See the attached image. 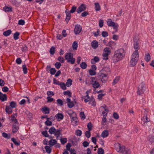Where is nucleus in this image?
<instances>
[{"label":"nucleus","instance_id":"nucleus-17","mask_svg":"<svg viewBox=\"0 0 154 154\" xmlns=\"http://www.w3.org/2000/svg\"><path fill=\"white\" fill-rule=\"evenodd\" d=\"M138 60L131 58L130 62V65L131 66H134L136 64Z\"/></svg>","mask_w":154,"mask_h":154},{"label":"nucleus","instance_id":"nucleus-59","mask_svg":"<svg viewBox=\"0 0 154 154\" xmlns=\"http://www.w3.org/2000/svg\"><path fill=\"white\" fill-rule=\"evenodd\" d=\"M102 35L103 37H106L108 36V33L106 31H103L102 33Z\"/></svg>","mask_w":154,"mask_h":154},{"label":"nucleus","instance_id":"nucleus-18","mask_svg":"<svg viewBox=\"0 0 154 154\" xmlns=\"http://www.w3.org/2000/svg\"><path fill=\"white\" fill-rule=\"evenodd\" d=\"M7 100V96L5 94H3L0 92V100L2 101L6 100Z\"/></svg>","mask_w":154,"mask_h":154},{"label":"nucleus","instance_id":"nucleus-20","mask_svg":"<svg viewBox=\"0 0 154 154\" xmlns=\"http://www.w3.org/2000/svg\"><path fill=\"white\" fill-rule=\"evenodd\" d=\"M67 9H66L65 11V12L66 15L65 20L66 22L68 23L70 19L71 15L69 11H67Z\"/></svg>","mask_w":154,"mask_h":154},{"label":"nucleus","instance_id":"nucleus-62","mask_svg":"<svg viewBox=\"0 0 154 154\" xmlns=\"http://www.w3.org/2000/svg\"><path fill=\"white\" fill-rule=\"evenodd\" d=\"M82 134V131L79 130H78L76 131L75 134L77 136H80Z\"/></svg>","mask_w":154,"mask_h":154},{"label":"nucleus","instance_id":"nucleus-38","mask_svg":"<svg viewBox=\"0 0 154 154\" xmlns=\"http://www.w3.org/2000/svg\"><path fill=\"white\" fill-rule=\"evenodd\" d=\"M20 33L18 32H16L14 35V39L16 40L18 39L19 38V35Z\"/></svg>","mask_w":154,"mask_h":154},{"label":"nucleus","instance_id":"nucleus-55","mask_svg":"<svg viewBox=\"0 0 154 154\" xmlns=\"http://www.w3.org/2000/svg\"><path fill=\"white\" fill-rule=\"evenodd\" d=\"M90 131H87L85 132V136L88 138H89L91 136V133Z\"/></svg>","mask_w":154,"mask_h":154},{"label":"nucleus","instance_id":"nucleus-3","mask_svg":"<svg viewBox=\"0 0 154 154\" xmlns=\"http://www.w3.org/2000/svg\"><path fill=\"white\" fill-rule=\"evenodd\" d=\"M146 85L144 82H142L139 85L137 88V93L139 95L143 94L146 90Z\"/></svg>","mask_w":154,"mask_h":154},{"label":"nucleus","instance_id":"nucleus-46","mask_svg":"<svg viewBox=\"0 0 154 154\" xmlns=\"http://www.w3.org/2000/svg\"><path fill=\"white\" fill-rule=\"evenodd\" d=\"M143 120L144 122V123H146L147 122L150 121L149 119H148V118L146 115L143 118Z\"/></svg>","mask_w":154,"mask_h":154},{"label":"nucleus","instance_id":"nucleus-12","mask_svg":"<svg viewBox=\"0 0 154 154\" xmlns=\"http://www.w3.org/2000/svg\"><path fill=\"white\" fill-rule=\"evenodd\" d=\"M114 147L116 150L118 152H121L122 146H121L120 143H116L114 144Z\"/></svg>","mask_w":154,"mask_h":154},{"label":"nucleus","instance_id":"nucleus-43","mask_svg":"<svg viewBox=\"0 0 154 154\" xmlns=\"http://www.w3.org/2000/svg\"><path fill=\"white\" fill-rule=\"evenodd\" d=\"M50 119V118H47V120L45 122V124L48 126H51L52 124V122L50 121L49 120Z\"/></svg>","mask_w":154,"mask_h":154},{"label":"nucleus","instance_id":"nucleus-47","mask_svg":"<svg viewBox=\"0 0 154 154\" xmlns=\"http://www.w3.org/2000/svg\"><path fill=\"white\" fill-rule=\"evenodd\" d=\"M97 153L98 154H104V151L102 148H99L98 149Z\"/></svg>","mask_w":154,"mask_h":154},{"label":"nucleus","instance_id":"nucleus-40","mask_svg":"<svg viewBox=\"0 0 154 154\" xmlns=\"http://www.w3.org/2000/svg\"><path fill=\"white\" fill-rule=\"evenodd\" d=\"M2 136L5 138L8 139H9L11 137V135L10 134H8L5 132H3L2 133Z\"/></svg>","mask_w":154,"mask_h":154},{"label":"nucleus","instance_id":"nucleus-49","mask_svg":"<svg viewBox=\"0 0 154 154\" xmlns=\"http://www.w3.org/2000/svg\"><path fill=\"white\" fill-rule=\"evenodd\" d=\"M55 52V48L54 47H52L50 50V53L51 54L53 55Z\"/></svg>","mask_w":154,"mask_h":154},{"label":"nucleus","instance_id":"nucleus-29","mask_svg":"<svg viewBox=\"0 0 154 154\" xmlns=\"http://www.w3.org/2000/svg\"><path fill=\"white\" fill-rule=\"evenodd\" d=\"M6 112L8 114L11 113L12 112V109L9 106H7L5 109Z\"/></svg>","mask_w":154,"mask_h":154},{"label":"nucleus","instance_id":"nucleus-9","mask_svg":"<svg viewBox=\"0 0 154 154\" xmlns=\"http://www.w3.org/2000/svg\"><path fill=\"white\" fill-rule=\"evenodd\" d=\"M82 30V27L80 25H75L74 32L76 35L79 34L81 31Z\"/></svg>","mask_w":154,"mask_h":154},{"label":"nucleus","instance_id":"nucleus-4","mask_svg":"<svg viewBox=\"0 0 154 154\" xmlns=\"http://www.w3.org/2000/svg\"><path fill=\"white\" fill-rule=\"evenodd\" d=\"M65 59L69 63L72 64L75 63V59L73 57V55L71 53H69L66 54L65 57Z\"/></svg>","mask_w":154,"mask_h":154},{"label":"nucleus","instance_id":"nucleus-16","mask_svg":"<svg viewBox=\"0 0 154 154\" xmlns=\"http://www.w3.org/2000/svg\"><path fill=\"white\" fill-rule=\"evenodd\" d=\"M66 100L68 103V107L69 108H72L74 106L73 103L72 101H71V99L69 98L67 99Z\"/></svg>","mask_w":154,"mask_h":154},{"label":"nucleus","instance_id":"nucleus-39","mask_svg":"<svg viewBox=\"0 0 154 154\" xmlns=\"http://www.w3.org/2000/svg\"><path fill=\"white\" fill-rule=\"evenodd\" d=\"M57 143V141L55 140L51 139L50 140L49 144L50 145L53 146L56 144Z\"/></svg>","mask_w":154,"mask_h":154},{"label":"nucleus","instance_id":"nucleus-35","mask_svg":"<svg viewBox=\"0 0 154 154\" xmlns=\"http://www.w3.org/2000/svg\"><path fill=\"white\" fill-rule=\"evenodd\" d=\"M72 48L74 50H75L77 49L78 47V43L77 42L75 41L72 44Z\"/></svg>","mask_w":154,"mask_h":154},{"label":"nucleus","instance_id":"nucleus-15","mask_svg":"<svg viewBox=\"0 0 154 154\" xmlns=\"http://www.w3.org/2000/svg\"><path fill=\"white\" fill-rule=\"evenodd\" d=\"M86 96L82 97V100L83 99L84 100V101L85 103H87L88 101H90V97L88 95V91L86 92Z\"/></svg>","mask_w":154,"mask_h":154},{"label":"nucleus","instance_id":"nucleus-2","mask_svg":"<svg viewBox=\"0 0 154 154\" xmlns=\"http://www.w3.org/2000/svg\"><path fill=\"white\" fill-rule=\"evenodd\" d=\"M125 55L124 50L121 49L116 51L114 56V58H116V61L121 60Z\"/></svg>","mask_w":154,"mask_h":154},{"label":"nucleus","instance_id":"nucleus-61","mask_svg":"<svg viewBox=\"0 0 154 154\" xmlns=\"http://www.w3.org/2000/svg\"><path fill=\"white\" fill-rule=\"evenodd\" d=\"M94 71V70H93L92 69H90L89 70V73L90 75H96V73Z\"/></svg>","mask_w":154,"mask_h":154},{"label":"nucleus","instance_id":"nucleus-53","mask_svg":"<svg viewBox=\"0 0 154 154\" xmlns=\"http://www.w3.org/2000/svg\"><path fill=\"white\" fill-rule=\"evenodd\" d=\"M100 108L101 109H102L103 108L104 109V110L106 111V115L107 114V113L108 112V110L107 109V107L106 105H104V106L100 107Z\"/></svg>","mask_w":154,"mask_h":154},{"label":"nucleus","instance_id":"nucleus-48","mask_svg":"<svg viewBox=\"0 0 154 154\" xmlns=\"http://www.w3.org/2000/svg\"><path fill=\"white\" fill-rule=\"evenodd\" d=\"M43 111L45 114H48L49 112V109L47 107H45L42 109Z\"/></svg>","mask_w":154,"mask_h":154},{"label":"nucleus","instance_id":"nucleus-33","mask_svg":"<svg viewBox=\"0 0 154 154\" xmlns=\"http://www.w3.org/2000/svg\"><path fill=\"white\" fill-rule=\"evenodd\" d=\"M61 88L63 90L66 89V84L63 82H60V83L59 85Z\"/></svg>","mask_w":154,"mask_h":154},{"label":"nucleus","instance_id":"nucleus-14","mask_svg":"<svg viewBox=\"0 0 154 154\" xmlns=\"http://www.w3.org/2000/svg\"><path fill=\"white\" fill-rule=\"evenodd\" d=\"M19 129V123L17 124H14L13 126L12 132L16 133L17 131Z\"/></svg>","mask_w":154,"mask_h":154},{"label":"nucleus","instance_id":"nucleus-37","mask_svg":"<svg viewBox=\"0 0 154 154\" xmlns=\"http://www.w3.org/2000/svg\"><path fill=\"white\" fill-rule=\"evenodd\" d=\"M11 33V31L10 30H8L3 32V35L5 36H8L10 35Z\"/></svg>","mask_w":154,"mask_h":154},{"label":"nucleus","instance_id":"nucleus-57","mask_svg":"<svg viewBox=\"0 0 154 154\" xmlns=\"http://www.w3.org/2000/svg\"><path fill=\"white\" fill-rule=\"evenodd\" d=\"M24 74H26L27 72V69L25 65H23L22 66Z\"/></svg>","mask_w":154,"mask_h":154},{"label":"nucleus","instance_id":"nucleus-51","mask_svg":"<svg viewBox=\"0 0 154 154\" xmlns=\"http://www.w3.org/2000/svg\"><path fill=\"white\" fill-rule=\"evenodd\" d=\"M12 141L17 146L20 145V143L17 142L16 140V139L14 138H12L11 139Z\"/></svg>","mask_w":154,"mask_h":154},{"label":"nucleus","instance_id":"nucleus-24","mask_svg":"<svg viewBox=\"0 0 154 154\" xmlns=\"http://www.w3.org/2000/svg\"><path fill=\"white\" fill-rule=\"evenodd\" d=\"M3 9L5 12H9L11 11L12 8L11 7H8L5 6L4 7Z\"/></svg>","mask_w":154,"mask_h":154},{"label":"nucleus","instance_id":"nucleus-11","mask_svg":"<svg viewBox=\"0 0 154 154\" xmlns=\"http://www.w3.org/2000/svg\"><path fill=\"white\" fill-rule=\"evenodd\" d=\"M86 8V5L84 4H82L81 6L79 7L77 11L78 13H79L84 11Z\"/></svg>","mask_w":154,"mask_h":154},{"label":"nucleus","instance_id":"nucleus-54","mask_svg":"<svg viewBox=\"0 0 154 154\" xmlns=\"http://www.w3.org/2000/svg\"><path fill=\"white\" fill-rule=\"evenodd\" d=\"M61 66V64L59 62H56L55 64V66L56 68L57 69H59Z\"/></svg>","mask_w":154,"mask_h":154},{"label":"nucleus","instance_id":"nucleus-10","mask_svg":"<svg viewBox=\"0 0 154 154\" xmlns=\"http://www.w3.org/2000/svg\"><path fill=\"white\" fill-rule=\"evenodd\" d=\"M121 153L123 154H131L130 150L127 148H126L124 146H122Z\"/></svg>","mask_w":154,"mask_h":154},{"label":"nucleus","instance_id":"nucleus-22","mask_svg":"<svg viewBox=\"0 0 154 154\" xmlns=\"http://www.w3.org/2000/svg\"><path fill=\"white\" fill-rule=\"evenodd\" d=\"M100 60L99 57L97 56L95 57L94 58L91 60V62L92 64H94L96 62H99Z\"/></svg>","mask_w":154,"mask_h":154},{"label":"nucleus","instance_id":"nucleus-30","mask_svg":"<svg viewBox=\"0 0 154 154\" xmlns=\"http://www.w3.org/2000/svg\"><path fill=\"white\" fill-rule=\"evenodd\" d=\"M72 80L70 79H68L66 83V85L68 87H70L72 85Z\"/></svg>","mask_w":154,"mask_h":154},{"label":"nucleus","instance_id":"nucleus-26","mask_svg":"<svg viewBox=\"0 0 154 154\" xmlns=\"http://www.w3.org/2000/svg\"><path fill=\"white\" fill-rule=\"evenodd\" d=\"M55 117L59 120H62L63 118V116L61 113H58L56 114Z\"/></svg>","mask_w":154,"mask_h":154},{"label":"nucleus","instance_id":"nucleus-1","mask_svg":"<svg viewBox=\"0 0 154 154\" xmlns=\"http://www.w3.org/2000/svg\"><path fill=\"white\" fill-rule=\"evenodd\" d=\"M61 131V128L56 129L54 127H52L49 129V132L51 134H54L56 136L57 139L60 140L61 144H64L67 142V139L66 138H62Z\"/></svg>","mask_w":154,"mask_h":154},{"label":"nucleus","instance_id":"nucleus-31","mask_svg":"<svg viewBox=\"0 0 154 154\" xmlns=\"http://www.w3.org/2000/svg\"><path fill=\"white\" fill-rule=\"evenodd\" d=\"M120 79V77L119 76H117L114 79L113 82H112L113 85H115L116 84Z\"/></svg>","mask_w":154,"mask_h":154},{"label":"nucleus","instance_id":"nucleus-63","mask_svg":"<svg viewBox=\"0 0 154 154\" xmlns=\"http://www.w3.org/2000/svg\"><path fill=\"white\" fill-rule=\"evenodd\" d=\"M56 70L54 68H51L50 69V73L51 74L53 75L55 74Z\"/></svg>","mask_w":154,"mask_h":154},{"label":"nucleus","instance_id":"nucleus-42","mask_svg":"<svg viewBox=\"0 0 154 154\" xmlns=\"http://www.w3.org/2000/svg\"><path fill=\"white\" fill-rule=\"evenodd\" d=\"M87 64L85 62H82L80 64L81 67L83 69H85L86 68Z\"/></svg>","mask_w":154,"mask_h":154},{"label":"nucleus","instance_id":"nucleus-44","mask_svg":"<svg viewBox=\"0 0 154 154\" xmlns=\"http://www.w3.org/2000/svg\"><path fill=\"white\" fill-rule=\"evenodd\" d=\"M106 114L105 115H103V118L102 119V123L103 125H104V123L106 122Z\"/></svg>","mask_w":154,"mask_h":154},{"label":"nucleus","instance_id":"nucleus-7","mask_svg":"<svg viewBox=\"0 0 154 154\" xmlns=\"http://www.w3.org/2000/svg\"><path fill=\"white\" fill-rule=\"evenodd\" d=\"M110 51L109 48H106L104 50V52L103 54V59L105 60L108 59V55L110 54Z\"/></svg>","mask_w":154,"mask_h":154},{"label":"nucleus","instance_id":"nucleus-60","mask_svg":"<svg viewBox=\"0 0 154 154\" xmlns=\"http://www.w3.org/2000/svg\"><path fill=\"white\" fill-rule=\"evenodd\" d=\"M80 116L82 119H85V116L84 114V112H82L80 113Z\"/></svg>","mask_w":154,"mask_h":154},{"label":"nucleus","instance_id":"nucleus-19","mask_svg":"<svg viewBox=\"0 0 154 154\" xmlns=\"http://www.w3.org/2000/svg\"><path fill=\"white\" fill-rule=\"evenodd\" d=\"M91 44V46L94 49H96L98 47V43L96 40L93 41Z\"/></svg>","mask_w":154,"mask_h":154},{"label":"nucleus","instance_id":"nucleus-45","mask_svg":"<svg viewBox=\"0 0 154 154\" xmlns=\"http://www.w3.org/2000/svg\"><path fill=\"white\" fill-rule=\"evenodd\" d=\"M45 149H46V152L48 153H50L51 152V149L50 147L48 146H46L45 147Z\"/></svg>","mask_w":154,"mask_h":154},{"label":"nucleus","instance_id":"nucleus-13","mask_svg":"<svg viewBox=\"0 0 154 154\" xmlns=\"http://www.w3.org/2000/svg\"><path fill=\"white\" fill-rule=\"evenodd\" d=\"M139 53L137 50H135L134 52L132 55V58L138 60Z\"/></svg>","mask_w":154,"mask_h":154},{"label":"nucleus","instance_id":"nucleus-23","mask_svg":"<svg viewBox=\"0 0 154 154\" xmlns=\"http://www.w3.org/2000/svg\"><path fill=\"white\" fill-rule=\"evenodd\" d=\"M148 140L150 143L154 144V135H149L148 136Z\"/></svg>","mask_w":154,"mask_h":154},{"label":"nucleus","instance_id":"nucleus-5","mask_svg":"<svg viewBox=\"0 0 154 154\" xmlns=\"http://www.w3.org/2000/svg\"><path fill=\"white\" fill-rule=\"evenodd\" d=\"M107 24L109 26H112L113 29L115 30V32L118 31V25L117 23H115V22L112 21V20L110 19H107Z\"/></svg>","mask_w":154,"mask_h":154},{"label":"nucleus","instance_id":"nucleus-21","mask_svg":"<svg viewBox=\"0 0 154 154\" xmlns=\"http://www.w3.org/2000/svg\"><path fill=\"white\" fill-rule=\"evenodd\" d=\"M109 135V132L107 130H105L103 131L101 134V136L103 138H105L107 137Z\"/></svg>","mask_w":154,"mask_h":154},{"label":"nucleus","instance_id":"nucleus-58","mask_svg":"<svg viewBox=\"0 0 154 154\" xmlns=\"http://www.w3.org/2000/svg\"><path fill=\"white\" fill-rule=\"evenodd\" d=\"M57 60L59 61H60L62 63H63L64 62L65 60L64 58L61 57H59Z\"/></svg>","mask_w":154,"mask_h":154},{"label":"nucleus","instance_id":"nucleus-56","mask_svg":"<svg viewBox=\"0 0 154 154\" xmlns=\"http://www.w3.org/2000/svg\"><path fill=\"white\" fill-rule=\"evenodd\" d=\"M77 7H76L73 6H72V8L71 9L70 11H69L70 13H73L74 12L76 9Z\"/></svg>","mask_w":154,"mask_h":154},{"label":"nucleus","instance_id":"nucleus-36","mask_svg":"<svg viewBox=\"0 0 154 154\" xmlns=\"http://www.w3.org/2000/svg\"><path fill=\"white\" fill-rule=\"evenodd\" d=\"M90 104H91L92 106H95L96 105L95 103V102L94 100L93 97H91L90 100V101L89 102Z\"/></svg>","mask_w":154,"mask_h":154},{"label":"nucleus","instance_id":"nucleus-64","mask_svg":"<svg viewBox=\"0 0 154 154\" xmlns=\"http://www.w3.org/2000/svg\"><path fill=\"white\" fill-rule=\"evenodd\" d=\"M42 134L46 137H48L49 136V135L48 134L47 131H45L42 132Z\"/></svg>","mask_w":154,"mask_h":154},{"label":"nucleus","instance_id":"nucleus-27","mask_svg":"<svg viewBox=\"0 0 154 154\" xmlns=\"http://www.w3.org/2000/svg\"><path fill=\"white\" fill-rule=\"evenodd\" d=\"M95 5V9L96 11H99L100 10V7L99 5V4L98 2L95 3L94 4Z\"/></svg>","mask_w":154,"mask_h":154},{"label":"nucleus","instance_id":"nucleus-50","mask_svg":"<svg viewBox=\"0 0 154 154\" xmlns=\"http://www.w3.org/2000/svg\"><path fill=\"white\" fill-rule=\"evenodd\" d=\"M63 94L64 95H68L69 97H71V93L69 91H67L63 92Z\"/></svg>","mask_w":154,"mask_h":154},{"label":"nucleus","instance_id":"nucleus-41","mask_svg":"<svg viewBox=\"0 0 154 154\" xmlns=\"http://www.w3.org/2000/svg\"><path fill=\"white\" fill-rule=\"evenodd\" d=\"M11 118L12 121L14 122V124H17L18 123V122L17 121V119L14 117V115H12Z\"/></svg>","mask_w":154,"mask_h":154},{"label":"nucleus","instance_id":"nucleus-8","mask_svg":"<svg viewBox=\"0 0 154 154\" xmlns=\"http://www.w3.org/2000/svg\"><path fill=\"white\" fill-rule=\"evenodd\" d=\"M95 78L94 77H92L91 78V83L93 87L94 88H97L100 86V84L97 81L95 80Z\"/></svg>","mask_w":154,"mask_h":154},{"label":"nucleus","instance_id":"nucleus-34","mask_svg":"<svg viewBox=\"0 0 154 154\" xmlns=\"http://www.w3.org/2000/svg\"><path fill=\"white\" fill-rule=\"evenodd\" d=\"M134 47L135 50H137L138 51L139 48V43L138 42H134Z\"/></svg>","mask_w":154,"mask_h":154},{"label":"nucleus","instance_id":"nucleus-25","mask_svg":"<svg viewBox=\"0 0 154 154\" xmlns=\"http://www.w3.org/2000/svg\"><path fill=\"white\" fill-rule=\"evenodd\" d=\"M150 55L148 53H146L145 56V60L147 62L149 61L150 60Z\"/></svg>","mask_w":154,"mask_h":154},{"label":"nucleus","instance_id":"nucleus-28","mask_svg":"<svg viewBox=\"0 0 154 154\" xmlns=\"http://www.w3.org/2000/svg\"><path fill=\"white\" fill-rule=\"evenodd\" d=\"M67 113L70 116V117L72 116H76L75 113L71 110H69L67 111Z\"/></svg>","mask_w":154,"mask_h":154},{"label":"nucleus","instance_id":"nucleus-52","mask_svg":"<svg viewBox=\"0 0 154 154\" xmlns=\"http://www.w3.org/2000/svg\"><path fill=\"white\" fill-rule=\"evenodd\" d=\"M28 48L27 46L26 45H24L21 48V50L23 52H26L27 51Z\"/></svg>","mask_w":154,"mask_h":154},{"label":"nucleus","instance_id":"nucleus-6","mask_svg":"<svg viewBox=\"0 0 154 154\" xmlns=\"http://www.w3.org/2000/svg\"><path fill=\"white\" fill-rule=\"evenodd\" d=\"M99 75L100 77V79L102 82L103 83H105L108 79L107 75L104 73L103 71H102L99 73Z\"/></svg>","mask_w":154,"mask_h":154},{"label":"nucleus","instance_id":"nucleus-32","mask_svg":"<svg viewBox=\"0 0 154 154\" xmlns=\"http://www.w3.org/2000/svg\"><path fill=\"white\" fill-rule=\"evenodd\" d=\"M139 35L138 34H136L134 36V42H138L139 40Z\"/></svg>","mask_w":154,"mask_h":154}]
</instances>
